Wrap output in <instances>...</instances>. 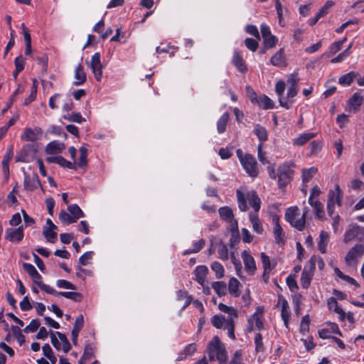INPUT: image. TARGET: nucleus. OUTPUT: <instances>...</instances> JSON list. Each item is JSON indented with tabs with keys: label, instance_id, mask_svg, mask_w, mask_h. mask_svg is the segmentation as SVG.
<instances>
[{
	"label": "nucleus",
	"instance_id": "f257e3e1",
	"mask_svg": "<svg viewBox=\"0 0 364 364\" xmlns=\"http://www.w3.org/2000/svg\"><path fill=\"white\" fill-rule=\"evenodd\" d=\"M207 351L210 360H217L219 364H227V351L218 336H215L213 338L208 345Z\"/></svg>",
	"mask_w": 364,
	"mask_h": 364
},
{
	"label": "nucleus",
	"instance_id": "f03ea898",
	"mask_svg": "<svg viewBox=\"0 0 364 364\" xmlns=\"http://www.w3.org/2000/svg\"><path fill=\"white\" fill-rule=\"evenodd\" d=\"M307 210H305L301 218L296 220V217L299 215V210L297 207H291L287 208L285 213V219L288 221L291 226L295 228L299 231L304 230L306 223V216Z\"/></svg>",
	"mask_w": 364,
	"mask_h": 364
},
{
	"label": "nucleus",
	"instance_id": "7ed1b4c3",
	"mask_svg": "<svg viewBox=\"0 0 364 364\" xmlns=\"http://www.w3.org/2000/svg\"><path fill=\"white\" fill-rule=\"evenodd\" d=\"M316 269V257H311L309 264L304 269L301 276V285L304 289H308L311 284L314 272Z\"/></svg>",
	"mask_w": 364,
	"mask_h": 364
},
{
	"label": "nucleus",
	"instance_id": "20e7f679",
	"mask_svg": "<svg viewBox=\"0 0 364 364\" xmlns=\"http://www.w3.org/2000/svg\"><path fill=\"white\" fill-rule=\"evenodd\" d=\"M37 149L33 144H27L23 145L16 156V162L28 163L31 161Z\"/></svg>",
	"mask_w": 364,
	"mask_h": 364
},
{
	"label": "nucleus",
	"instance_id": "39448f33",
	"mask_svg": "<svg viewBox=\"0 0 364 364\" xmlns=\"http://www.w3.org/2000/svg\"><path fill=\"white\" fill-rule=\"evenodd\" d=\"M240 163L249 176L253 178L257 176L259 173L257 163L252 155L250 154H245L243 159H241Z\"/></svg>",
	"mask_w": 364,
	"mask_h": 364
},
{
	"label": "nucleus",
	"instance_id": "423d86ee",
	"mask_svg": "<svg viewBox=\"0 0 364 364\" xmlns=\"http://www.w3.org/2000/svg\"><path fill=\"white\" fill-rule=\"evenodd\" d=\"M364 254V245L357 244L348 252L345 261L348 266L355 265L358 263V258Z\"/></svg>",
	"mask_w": 364,
	"mask_h": 364
},
{
	"label": "nucleus",
	"instance_id": "0eeeda50",
	"mask_svg": "<svg viewBox=\"0 0 364 364\" xmlns=\"http://www.w3.org/2000/svg\"><path fill=\"white\" fill-rule=\"evenodd\" d=\"M293 171L287 165L279 166L277 170L278 186L279 188L285 187L292 178Z\"/></svg>",
	"mask_w": 364,
	"mask_h": 364
},
{
	"label": "nucleus",
	"instance_id": "6e6552de",
	"mask_svg": "<svg viewBox=\"0 0 364 364\" xmlns=\"http://www.w3.org/2000/svg\"><path fill=\"white\" fill-rule=\"evenodd\" d=\"M43 134V130L39 127H36L33 129L26 127L21 135V139L26 141H36L38 140Z\"/></svg>",
	"mask_w": 364,
	"mask_h": 364
},
{
	"label": "nucleus",
	"instance_id": "1a4fd4ad",
	"mask_svg": "<svg viewBox=\"0 0 364 364\" xmlns=\"http://www.w3.org/2000/svg\"><path fill=\"white\" fill-rule=\"evenodd\" d=\"M90 66L97 81L100 82L102 77V65L100 61V53H95L91 58Z\"/></svg>",
	"mask_w": 364,
	"mask_h": 364
},
{
	"label": "nucleus",
	"instance_id": "9d476101",
	"mask_svg": "<svg viewBox=\"0 0 364 364\" xmlns=\"http://www.w3.org/2000/svg\"><path fill=\"white\" fill-rule=\"evenodd\" d=\"M274 224L273 234L276 242L278 245H284L285 243V234L279 224V218L278 215H274L272 218Z\"/></svg>",
	"mask_w": 364,
	"mask_h": 364
},
{
	"label": "nucleus",
	"instance_id": "9b49d317",
	"mask_svg": "<svg viewBox=\"0 0 364 364\" xmlns=\"http://www.w3.org/2000/svg\"><path fill=\"white\" fill-rule=\"evenodd\" d=\"M40 179L36 173L30 175H25L24 181H23V186L25 190L28 191H33L38 188V186H41Z\"/></svg>",
	"mask_w": 364,
	"mask_h": 364
},
{
	"label": "nucleus",
	"instance_id": "f8f14e48",
	"mask_svg": "<svg viewBox=\"0 0 364 364\" xmlns=\"http://www.w3.org/2000/svg\"><path fill=\"white\" fill-rule=\"evenodd\" d=\"M6 239L11 242H20L23 238V227H18L16 229L9 228L6 230Z\"/></svg>",
	"mask_w": 364,
	"mask_h": 364
},
{
	"label": "nucleus",
	"instance_id": "ddd939ff",
	"mask_svg": "<svg viewBox=\"0 0 364 364\" xmlns=\"http://www.w3.org/2000/svg\"><path fill=\"white\" fill-rule=\"evenodd\" d=\"M242 258L243 259L246 271L250 274H253L256 270V264L252 256L247 250H244L242 252Z\"/></svg>",
	"mask_w": 364,
	"mask_h": 364
},
{
	"label": "nucleus",
	"instance_id": "4468645a",
	"mask_svg": "<svg viewBox=\"0 0 364 364\" xmlns=\"http://www.w3.org/2000/svg\"><path fill=\"white\" fill-rule=\"evenodd\" d=\"M343 191L339 185H336L335 191L331 190L328 193V202L337 204L338 206L342 205Z\"/></svg>",
	"mask_w": 364,
	"mask_h": 364
},
{
	"label": "nucleus",
	"instance_id": "2eb2a0df",
	"mask_svg": "<svg viewBox=\"0 0 364 364\" xmlns=\"http://www.w3.org/2000/svg\"><path fill=\"white\" fill-rule=\"evenodd\" d=\"M232 63L240 72L245 73L247 71L246 63L240 52L237 50H235L233 53Z\"/></svg>",
	"mask_w": 364,
	"mask_h": 364
},
{
	"label": "nucleus",
	"instance_id": "dca6fc26",
	"mask_svg": "<svg viewBox=\"0 0 364 364\" xmlns=\"http://www.w3.org/2000/svg\"><path fill=\"white\" fill-rule=\"evenodd\" d=\"M83 326L84 318L83 316L81 314L76 318L73 328L71 332L72 341L74 345H76L77 343L79 332L83 328Z\"/></svg>",
	"mask_w": 364,
	"mask_h": 364
},
{
	"label": "nucleus",
	"instance_id": "f3484780",
	"mask_svg": "<svg viewBox=\"0 0 364 364\" xmlns=\"http://www.w3.org/2000/svg\"><path fill=\"white\" fill-rule=\"evenodd\" d=\"M281 304L282 305V312L281 316L285 323L287 326L289 318L290 316V311L288 301L281 295L279 296L278 298V304Z\"/></svg>",
	"mask_w": 364,
	"mask_h": 364
},
{
	"label": "nucleus",
	"instance_id": "a211bd4d",
	"mask_svg": "<svg viewBox=\"0 0 364 364\" xmlns=\"http://www.w3.org/2000/svg\"><path fill=\"white\" fill-rule=\"evenodd\" d=\"M14 156V146L11 145L8 147L6 153L4 156L1 162L2 169L5 174L9 175V162Z\"/></svg>",
	"mask_w": 364,
	"mask_h": 364
},
{
	"label": "nucleus",
	"instance_id": "6ab92c4d",
	"mask_svg": "<svg viewBox=\"0 0 364 364\" xmlns=\"http://www.w3.org/2000/svg\"><path fill=\"white\" fill-rule=\"evenodd\" d=\"M271 63L277 67H283L286 65L284 50L280 48L272 58Z\"/></svg>",
	"mask_w": 364,
	"mask_h": 364
},
{
	"label": "nucleus",
	"instance_id": "aec40b11",
	"mask_svg": "<svg viewBox=\"0 0 364 364\" xmlns=\"http://www.w3.org/2000/svg\"><path fill=\"white\" fill-rule=\"evenodd\" d=\"M208 272V269L205 265H200L196 268L193 273L198 284L203 285Z\"/></svg>",
	"mask_w": 364,
	"mask_h": 364
},
{
	"label": "nucleus",
	"instance_id": "412c9836",
	"mask_svg": "<svg viewBox=\"0 0 364 364\" xmlns=\"http://www.w3.org/2000/svg\"><path fill=\"white\" fill-rule=\"evenodd\" d=\"M363 102V97L359 93H354L348 101V105L353 109L354 112H357Z\"/></svg>",
	"mask_w": 364,
	"mask_h": 364
},
{
	"label": "nucleus",
	"instance_id": "4be33fe9",
	"mask_svg": "<svg viewBox=\"0 0 364 364\" xmlns=\"http://www.w3.org/2000/svg\"><path fill=\"white\" fill-rule=\"evenodd\" d=\"M50 294L56 295V296H62L67 299H71L76 302H80L82 299V295L80 292L75 291H57L50 293Z\"/></svg>",
	"mask_w": 364,
	"mask_h": 364
},
{
	"label": "nucleus",
	"instance_id": "5701e85b",
	"mask_svg": "<svg viewBox=\"0 0 364 364\" xmlns=\"http://www.w3.org/2000/svg\"><path fill=\"white\" fill-rule=\"evenodd\" d=\"M309 203L314 208L316 216L318 219H323L324 216L323 206L318 200H314L312 197L309 198Z\"/></svg>",
	"mask_w": 364,
	"mask_h": 364
},
{
	"label": "nucleus",
	"instance_id": "b1692460",
	"mask_svg": "<svg viewBox=\"0 0 364 364\" xmlns=\"http://www.w3.org/2000/svg\"><path fill=\"white\" fill-rule=\"evenodd\" d=\"M360 230V226L354 224L350 226V228L346 232L344 235V242L348 243L350 241L354 240L355 238L359 237L358 230Z\"/></svg>",
	"mask_w": 364,
	"mask_h": 364
},
{
	"label": "nucleus",
	"instance_id": "393cba45",
	"mask_svg": "<svg viewBox=\"0 0 364 364\" xmlns=\"http://www.w3.org/2000/svg\"><path fill=\"white\" fill-rule=\"evenodd\" d=\"M247 198L250 205L253 208L255 212H258L260 209V199L258 197L256 191H252L247 195Z\"/></svg>",
	"mask_w": 364,
	"mask_h": 364
},
{
	"label": "nucleus",
	"instance_id": "a878e982",
	"mask_svg": "<svg viewBox=\"0 0 364 364\" xmlns=\"http://www.w3.org/2000/svg\"><path fill=\"white\" fill-rule=\"evenodd\" d=\"M32 279H33V281L39 287V288L41 290L46 291L48 294H50V293L55 292V290L53 288L43 283V282L41 281L42 277L38 272L33 274V276L32 277Z\"/></svg>",
	"mask_w": 364,
	"mask_h": 364
},
{
	"label": "nucleus",
	"instance_id": "bb28decb",
	"mask_svg": "<svg viewBox=\"0 0 364 364\" xmlns=\"http://www.w3.org/2000/svg\"><path fill=\"white\" fill-rule=\"evenodd\" d=\"M331 304H334V306H335L334 311L339 315V320L341 321H344L346 318V314L338 306V304L334 297H330L327 301V304L330 309H332Z\"/></svg>",
	"mask_w": 364,
	"mask_h": 364
},
{
	"label": "nucleus",
	"instance_id": "cd10ccee",
	"mask_svg": "<svg viewBox=\"0 0 364 364\" xmlns=\"http://www.w3.org/2000/svg\"><path fill=\"white\" fill-rule=\"evenodd\" d=\"M75 79L74 82L75 85H80L86 81V73L84 71L83 66L80 64L75 70Z\"/></svg>",
	"mask_w": 364,
	"mask_h": 364
},
{
	"label": "nucleus",
	"instance_id": "c85d7f7f",
	"mask_svg": "<svg viewBox=\"0 0 364 364\" xmlns=\"http://www.w3.org/2000/svg\"><path fill=\"white\" fill-rule=\"evenodd\" d=\"M359 74L356 72L351 71L339 77L338 83L343 86H348L351 82L358 77Z\"/></svg>",
	"mask_w": 364,
	"mask_h": 364
},
{
	"label": "nucleus",
	"instance_id": "c756f323",
	"mask_svg": "<svg viewBox=\"0 0 364 364\" xmlns=\"http://www.w3.org/2000/svg\"><path fill=\"white\" fill-rule=\"evenodd\" d=\"M329 240V235L327 232L322 230L319 235L318 247L321 253L326 252V247Z\"/></svg>",
	"mask_w": 364,
	"mask_h": 364
},
{
	"label": "nucleus",
	"instance_id": "7c9ffc66",
	"mask_svg": "<svg viewBox=\"0 0 364 364\" xmlns=\"http://www.w3.org/2000/svg\"><path fill=\"white\" fill-rule=\"evenodd\" d=\"M64 149V144L58 143L55 141L48 143L46 147V152L48 154H55L60 153Z\"/></svg>",
	"mask_w": 364,
	"mask_h": 364
},
{
	"label": "nucleus",
	"instance_id": "2f4dec72",
	"mask_svg": "<svg viewBox=\"0 0 364 364\" xmlns=\"http://www.w3.org/2000/svg\"><path fill=\"white\" fill-rule=\"evenodd\" d=\"M250 220L252 225L253 230L257 234H262L263 232V228L262 223L258 218L257 214H254L250 213Z\"/></svg>",
	"mask_w": 364,
	"mask_h": 364
},
{
	"label": "nucleus",
	"instance_id": "473e14b6",
	"mask_svg": "<svg viewBox=\"0 0 364 364\" xmlns=\"http://www.w3.org/2000/svg\"><path fill=\"white\" fill-rule=\"evenodd\" d=\"M218 212L221 219L225 220L226 222L232 223L234 215L232 209L230 207L225 206L220 208Z\"/></svg>",
	"mask_w": 364,
	"mask_h": 364
},
{
	"label": "nucleus",
	"instance_id": "72a5a7b5",
	"mask_svg": "<svg viewBox=\"0 0 364 364\" xmlns=\"http://www.w3.org/2000/svg\"><path fill=\"white\" fill-rule=\"evenodd\" d=\"M316 136L314 133H304L294 139L293 144L295 146H303L310 139Z\"/></svg>",
	"mask_w": 364,
	"mask_h": 364
},
{
	"label": "nucleus",
	"instance_id": "f704fd0d",
	"mask_svg": "<svg viewBox=\"0 0 364 364\" xmlns=\"http://www.w3.org/2000/svg\"><path fill=\"white\" fill-rule=\"evenodd\" d=\"M240 285V282L236 278L232 277L229 280V284H228L229 293L235 297L239 296L240 292H239L238 287Z\"/></svg>",
	"mask_w": 364,
	"mask_h": 364
},
{
	"label": "nucleus",
	"instance_id": "c9c22d12",
	"mask_svg": "<svg viewBox=\"0 0 364 364\" xmlns=\"http://www.w3.org/2000/svg\"><path fill=\"white\" fill-rule=\"evenodd\" d=\"M230 119V114L228 112L224 113L218 119L217 122V129L218 133L222 134L226 129L227 124Z\"/></svg>",
	"mask_w": 364,
	"mask_h": 364
},
{
	"label": "nucleus",
	"instance_id": "e433bc0d",
	"mask_svg": "<svg viewBox=\"0 0 364 364\" xmlns=\"http://www.w3.org/2000/svg\"><path fill=\"white\" fill-rule=\"evenodd\" d=\"M68 210L70 212V215L77 222V220L84 217V213L80 208L77 204H73L68 207Z\"/></svg>",
	"mask_w": 364,
	"mask_h": 364
},
{
	"label": "nucleus",
	"instance_id": "4c0bfd02",
	"mask_svg": "<svg viewBox=\"0 0 364 364\" xmlns=\"http://www.w3.org/2000/svg\"><path fill=\"white\" fill-rule=\"evenodd\" d=\"M218 309L221 311L228 314V318L231 317L232 319H235L238 317L237 310L232 306H228L224 304L220 303L218 305Z\"/></svg>",
	"mask_w": 364,
	"mask_h": 364
},
{
	"label": "nucleus",
	"instance_id": "58836bf2",
	"mask_svg": "<svg viewBox=\"0 0 364 364\" xmlns=\"http://www.w3.org/2000/svg\"><path fill=\"white\" fill-rule=\"evenodd\" d=\"M257 103L264 109H269L274 108V102L272 100L266 95L261 96L257 101Z\"/></svg>",
	"mask_w": 364,
	"mask_h": 364
},
{
	"label": "nucleus",
	"instance_id": "ea45409f",
	"mask_svg": "<svg viewBox=\"0 0 364 364\" xmlns=\"http://www.w3.org/2000/svg\"><path fill=\"white\" fill-rule=\"evenodd\" d=\"M253 132L261 141H265L267 140V131L264 127L257 124Z\"/></svg>",
	"mask_w": 364,
	"mask_h": 364
},
{
	"label": "nucleus",
	"instance_id": "a19ab883",
	"mask_svg": "<svg viewBox=\"0 0 364 364\" xmlns=\"http://www.w3.org/2000/svg\"><path fill=\"white\" fill-rule=\"evenodd\" d=\"M212 287L218 296H223L226 294L227 287L224 282H215L212 284Z\"/></svg>",
	"mask_w": 364,
	"mask_h": 364
},
{
	"label": "nucleus",
	"instance_id": "79ce46f5",
	"mask_svg": "<svg viewBox=\"0 0 364 364\" xmlns=\"http://www.w3.org/2000/svg\"><path fill=\"white\" fill-rule=\"evenodd\" d=\"M80 151V157L78 161V166L79 167H83L87 165V153L88 150L85 146H81L79 149Z\"/></svg>",
	"mask_w": 364,
	"mask_h": 364
},
{
	"label": "nucleus",
	"instance_id": "37998d69",
	"mask_svg": "<svg viewBox=\"0 0 364 364\" xmlns=\"http://www.w3.org/2000/svg\"><path fill=\"white\" fill-rule=\"evenodd\" d=\"M236 195L240 210L241 211H246L247 210V205L243 193L240 190H237Z\"/></svg>",
	"mask_w": 364,
	"mask_h": 364
},
{
	"label": "nucleus",
	"instance_id": "c03bdc74",
	"mask_svg": "<svg viewBox=\"0 0 364 364\" xmlns=\"http://www.w3.org/2000/svg\"><path fill=\"white\" fill-rule=\"evenodd\" d=\"M212 270L215 273L216 278L220 279L224 276V268L223 266L218 262H214L211 264Z\"/></svg>",
	"mask_w": 364,
	"mask_h": 364
},
{
	"label": "nucleus",
	"instance_id": "a18cd8bd",
	"mask_svg": "<svg viewBox=\"0 0 364 364\" xmlns=\"http://www.w3.org/2000/svg\"><path fill=\"white\" fill-rule=\"evenodd\" d=\"M43 235L46 240L50 243H54L57 237V232L53 230L44 228Z\"/></svg>",
	"mask_w": 364,
	"mask_h": 364
},
{
	"label": "nucleus",
	"instance_id": "49530a36",
	"mask_svg": "<svg viewBox=\"0 0 364 364\" xmlns=\"http://www.w3.org/2000/svg\"><path fill=\"white\" fill-rule=\"evenodd\" d=\"M317 168L311 167L308 169H304L302 171V180L304 183H307L316 174Z\"/></svg>",
	"mask_w": 364,
	"mask_h": 364
},
{
	"label": "nucleus",
	"instance_id": "de8ad7c7",
	"mask_svg": "<svg viewBox=\"0 0 364 364\" xmlns=\"http://www.w3.org/2000/svg\"><path fill=\"white\" fill-rule=\"evenodd\" d=\"M277 41V38L274 35L263 38L264 46L266 49H269L274 47Z\"/></svg>",
	"mask_w": 364,
	"mask_h": 364
},
{
	"label": "nucleus",
	"instance_id": "09e8293b",
	"mask_svg": "<svg viewBox=\"0 0 364 364\" xmlns=\"http://www.w3.org/2000/svg\"><path fill=\"white\" fill-rule=\"evenodd\" d=\"M287 286L289 287L291 291H296L299 289V286L296 281V275L290 274L286 279Z\"/></svg>",
	"mask_w": 364,
	"mask_h": 364
},
{
	"label": "nucleus",
	"instance_id": "8fccbe9b",
	"mask_svg": "<svg viewBox=\"0 0 364 364\" xmlns=\"http://www.w3.org/2000/svg\"><path fill=\"white\" fill-rule=\"evenodd\" d=\"M226 328L228 331V336L232 339H235L234 333L235 330V321L231 317L227 318L226 319Z\"/></svg>",
	"mask_w": 364,
	"mask_h": 364
},
{
	"label": "nucleus",
	"instance_id": "3c124183",
	"mask_svg": "<svg viewBox=\"0 0 364 364\" xmlns=\"http://www.w3.org/2000/svg\"><path fill=\"white\" fill-rule=\"evenodd\" d=\"M59 219L61 222L66 223V224H71L76 223L75 219L73 218V216L65 212V210H61L59 213Z\"/></svg>",
	"mask_w": 364,
	"mask_h": 364
},
{
	"label": "nucleus",
	"instance_id": "603ef678",
	"mask_svg": "<svg viewBox=\"0 0 364 364\" xmlns=\"http://www.w3.org/2000/svg\"><path fill=\"white\" fill-rule=\"evenodd\" d=\"M261 259L263 264L264 270L272 271V269L275 267V264L273 266L271 265V261L269 259V257L265 253H261Z\"/></svg>",
	"mask_w": 364,
	"mask_h": 364
},
{
	"label": "nucleus",
	"instance_id": "864d4df0",
	"mask_svg": "<svg viewBox=\"0 0 364 364\" xmlns=\"http://www.w3.org/2000/svg\"><path fill=\"white\" fill-rule=\"evenodd\" d=\"M225 321L226 320L223 315H215L211 318V323L216 328H221Z\"/></svg>",
	"mask_w": 364,
	"mask_h": 364
},
{
	"label": "nucleus",
	"instance_id": "5fc2aeb1",
	"mask_svg": "<svg viewBox=\"0 0 364 364\" xmlns=\"http://www.w3.org/2000/svg\"><path fill=\"white\" fill-rule=\"evenodd\" d=\"M334 5V2L333 1H327L326 4L321 8L319 11L316 15L321 18L325 16L328 13L329 9Z\"/></svg>",
	"mask_w": 364,
	"mask_h": 364
},
{
	"label": "nucleus",
	"instance_id": "6e6d98bb",
	"mask_svg": "<svg viewBox=\"0 0 364 364\" xmlns=\"http://www.w3.org/2000/svg\"><path fill=\"white\" fill-rule=\"evenodd\" d=\"M346 41V38H344L342 40L338 41L332 43L329 48V53L331 55H333L338 52L341 49L343 44Z\"/></svg>",
	"mask_w": 364,
	"mask_h": 364
},
{
	"label": "nucleus",
	"instance_id": "4d7b16f0",
	"mask_svg": "<svg viewBox=\"0 0 364 364\" xmlns=\"http://www.w3.org/2000/svg\"><path fill=\"white\" fill-rule=\"evenodd\" d=\"M11 331L18 342L20 345H22V343L25 342V336L22 334L21 330L16 326H12Z\"/></svg>",
	"mask_w": 364,
	"mask_h": 364
},
{
	"label": "nucleus",
	"instance_id": "13d9d810",
	"mask_svg": "<svg viewBox=\"0 0 364 364\" xmlns=\"http://www.w3.org/2000/svg\"><path fill=\"white\" fill-rule=\"evenodd\" d=\"M218 255L219 257L223 260H227L228 259V250L227 245L223 242H220L219 248H218Z\"/></svg>",
	"mask_w": 364,
	"mask_h": 364
},
{
	"label": "nucleus",
	"instance_id": "bf43d9fd",
	"mask_svg": "<svg viewBox=\"0 0 364 364\" xmlns=\"http://www.w3.org/2000/svg\"><path fill=\"white\" fill-rule=\"evenodd\" d=\"M57 164L60 165L63 168H68L70 169H76V166L72 162L66 160L64 157L58 156Z\"/></svg>",
	"mask_w": 364,
	"mask_h": 364
},
{
	"label": "nucleus",
	"instance_id": "052dcab7",
	"mask_svg": "<svg viewBox=\"0 0 364 364\" xmlns=\"http://www.w3.org/2000/svg\"><path fill=\"white\" fill-rule=\"evenodd\" d=\"M64 118L69 122L77 123H81L85 121V119L82 117V115L80 113H72L66 116H64Z\"/></svg>",
	"mask_w": 364,
	"mask_h": 364
},
{
	"label": "nucleus",
	"instance_id": "680f3d73",
	"mask_svg": "<svg viewBox=\"0 0 364 364\" xmlns=\"http://www.w3.org/2000/svg\"><path fill=\"white\" fill-rule=\"evenodd\" d=\"M40 326V321L38 318L33 319L30 323L23 329L25 333L35 332Z\"/></svg>",
	"mask_w": 364,
	"mask_h": 364
},
{
	"label": "nucleus",
	"instance_id": "e2e57ef3",
	"mask_svg": "<svg viewBox=\"0 0 364 364\" xmlns=\"http://www.w3.org/2000/svg\"><path fill=\"white\" fill-rule=\"evenodd\" d=\"M350 54V51H349L348 48L345 49L343 51L340 53L336 57L332 58L331 62L332 63H340L344 60Z\"/></svg>",
	"mask_w": 364,
	"mask_h": 364
},
{
	"label": "nucleus",
	"instance_id": "0e129e2a",
	"mask_svg": "<svg viewBox=\"0 0 364 364\" xmlns=\"http://www.w3.org/2000/svg\"><path fill=\"white\" fill-rule=\"evenodd\" d=\"M56 285L59 288H64L72 290H76L77 289L76 286L65 279H58L56 282Z\"/></svg>",
	"mask_w": 364,
	"mask_h": 364
},
{
	"label": "nucleus",
	"instance_id": "69168bd1",
	"mask_svg": "<svg viewBox=\"0 0 364 364\" xmlns=\"http://www.w3.org/2000/svg\"><path fill=\"white\" fill-rule=\"evenodd\" d=\"M245 44L246 47L250 50L252 52H255L257 50L258 48V42L257 40L251 38H247L245 40Z\"/></svg>",
	"mask_w": 364,
	"mask_h": 364
},
{
	"label": "nucleus",
	"instance_id": "338daca9",
	"mask_svg": "<svg viewBox=\"0 0 364 364\" xmlns=\"http://www.w3.org/2000/svg\"><path fill=\"white\" fill-rule=\"evenodd\" d=\"M252 318L253 321L255 322V326L257 329L262 330L264 328V322H263V318L262 315L258 314L257 312H255L252 316Z\"/></svg>",
	"mask_w": 364,
	"mask_h": 364
},
{
	"label": "nucleus",
	"instance_id": "774afa93",
	"mask_svg": "<svg viewBox=\"0 0 364 364\" xmlns=\"http://www.w3.org/2000/svg\"><path fill=\"white\" fill-rule=\"evenodd\" d=\"M255 350L257 352L263 351L264 349V344L262 342V336L260 333H257L255 338Z\"/></svg>",
	"mask_w": 364,
	"mask_h": 364
}]
</instances>
